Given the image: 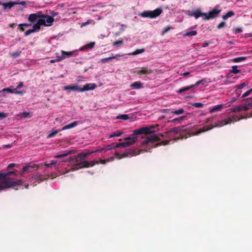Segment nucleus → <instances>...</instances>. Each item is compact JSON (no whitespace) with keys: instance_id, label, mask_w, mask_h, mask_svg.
<instances>
[{"instance_id":"1","label":"nucleus","mask_w":252,"mask_h":252,"mask_svg":"<svg viewBox=\"0 0 252 252\" xmlns=\"http://www.w3.org/2000/svg\"><path fill=\"white\" fill-rule=\"evenodd\" d=\"M153 126H146L136 129L133 131L132 136H128L126 137L124 140L125 142L119 143L116 144V147H128L133 144L137 140V137L134 135L145 134L141 142L140 149L131 150L129 149L125 151L122 156L116 154L115 157H111L105 160H100V163L104 164L106 161H112L114 158L121 159L124 157L134 156L140 154V151L145 152L149 151L153 148L156 147L159 143V139L158 136L155 134H151L153 131Z\"/></svg>"},{"instance_id":"2","label":"nucleus","mask_w":252,"mask_h":252,"mask_svg":"<svg viewBox=\"0 0 252 252\" xmlns=\"http://www.w3.org/2000/svg\"><path fill=\"white\" fill-rule=\"evenodd\" d=\"M102 151H104V148H99L97 149L96 150L94 151H91L88 153H83L78 154L77 156H75L74 158H69L66 159L65 160H64L63 161H71L73 160H76L77 162H78L76 163L75 164H74L72 168V171H75L79 168H81L82 167H88L89 166H93L95 164H98L99 163L98 161H92L90 162L84 161L86 157L93 153L94 152H99Z\"/></svg>"},{"instance_id":"3","label":"nucleus","mask_w":252,"mask_h":252,"mask_svg":"<svg viewBox=\"0 0 252 252\" xmlns=\"http://www.w3.org/2000/svg\"><path fill=\"white\" fill-rule=\"evenodd\" d=\"M28 20L32 23L36 20L37 23L35 24L38 25L39 30L40 26L46 27L52 26L54 21V19L50 15L43 14L41 12H38L30 14L28 17Z\"/></svg>"},{"instance_id":"4","label":"nucleus","mask_w":252,"mask_h":252,"mask_svg":"<svg viewBox=\"0 0 252 252\" xmlns=\"http://www.w3.org/2000/svg\"><path fill=\"white\" fill-rule=\"evenodd\" d=\"M14 174V172H6L0 173V191L7 188H15L22 185V181H13L9 175Z\"/></svg>"},{"instance_id":"5","label":"nucleus","mask_w":252,"mask_h":252,"mask_svg":"<svg viewBox=\"0 0 252 252\" xmlns=\"http://www.w3.org/2000/svg\"><path fill=\"white\" fill-rule=\"evenodd\" d=\"M76 51H73L70 52H65L63 50L61 51V55H59L58 53H56V59L54 60H51L50 61V63H54L56 62H59L62 60H64L66 58H69L70 57L75 56Z\"/></svg>"},{"instance_id":"6","label":"nucleus","mask_w":252,"mask_h":252,"mask_svg":"<svg viewBox=\"0 0 252 252\" xmlns=\"http://www.w3.org/2000/svg\"><path fill=\"white\" fill-rule=\"evenodd\" d=\"M162 12L161 8H158L153 11H145L140 14L142 17H148L150 18H155L158 16Z\"/></svg>"},{"instance_id":"7","label":"nucleus","mask_w":252,"mask_h":252,"mask_svg":"<svg viewBox=\"0 0 252 252\" xmlns=\"http://www.w3.org/2000/svg\"><path fill=\"white\" fill-rule=\"evenodd\" d=\"M220 11L221 9L220 6H216L209 12L205 13V17L203 18V19L205 20H208L211 19H213L216 17Z\"/></svg>"},{"instance_id":"8","label":"nucleus","mask_w":252,"mask_h":252,"mask_svg":"<svg viewBox=\"0 0 252 252\" xmlns=\"http://www.w3.org/2000/svg\"><path fill=\"white\" fill-rule=\"evenodd\" d=\"M240 119H237L236 116L224 119L218 122V123L214 126V127H221L231 122L239 121Z\"/></svg>"},{"instance_id":"9","label":"nucleus","mask_w":252,"mask_h":252,"mask_svg":"<svg viewBox=\"0 0 252 252\" xmlns=\"http://www.w3.org/2000/svg\"><path fill=\"white\" fill-rule=\"evenodd\" d=\"M96 85L94 83H88L85 85L83 87H81V92L93 90L96 88Z\"/></svg>"},{"instance_id":"10","label":"nucleus","mask_w":252,"mask_h":252,"mask_svg":"<svg viewBox=\"0 0 252 252\" xmlns=\"http://www.w3.org/2000/svg\"><path fill=\"white\" fill-rule=\"evenodd\" d=\"M63 90L65 91H77L81 92V87L77 85H71L64 87Z\"/></svg>"},{"instance_id":"11","label":"nucleus","mask_w":252,"mask_h":252,"mask_svg":"<svg viewBox=\"0 0 252 252\" xmlns=\"http://www.w3.org/2000/svg\"><path fill=\"white\" fill-rule=\"evenodd\" d=\"M15 91V89L14 88V87L12 86H11L9 88H4L1 90L0 91V94H1V95L2 96H5V94H4L5 92L9 93H12L14 94Z\"/></svg>"},{"instance_id":"12","label":"nucleus","mask_w":252,"mask_h":252,"mask_svg":"<svg viewBox=\"0 0 252 252\" xmlns=\"http://www.w3.org/2000/svg\"><path fill=\"white\" fill-rule=\"evenodd\" d=\"M205 13L201 12L200 9H197L192 12V15L196 19L199 17H205Z\"/></svg>"},{"instance_id":"13","label":"nucleus","mask_w":252,"mask_h":252,"mask_svg":"<svg viewBox=\"0 0 252 252\" xmlns=\"http://www.w3.org/2000/svg\"><path fill=\"white\" fill-rule=\"evenodd\" d=\"M39 30V28L38 27V25L34 24L33 26H32V29L31 30H27L25 32V35L28 36L34 32H38Z\"/></svg>"},{"instance_id":"14","label":"nucleus","mask_w":252,"mask_h":252,"mask_svg":"<svg viewBox=\"0 0 252 252\" xmlns=\"http://www.w3.org/2000/svg\"><path fill=\"white\" fill-rule=\"evenodd\" d=\"M78 124V122L77 121L73 122L69 124L64 126H63L61 129V130H64L68 129H70L74 127L77 126Z\"/></svg>"},{"instance_id":"15","label":"nucleus","mask_w":252,"mask_h":252,"mask_svg":"<svg viewBox=\"0 0 252 252\" xmlns=\"http://www.w3.org/2000/svg\"><path fill=\"white\" fill-rule=\"evenodd\" d=\"M152 72L151 70L148 69L146 68H143L138 69L136 71V73L138 74H149Z\"/></svg>"},{"instance_id":"16","label":"nucleus","mask_w":252,"mask_h":252,"mask_svg":"<svg viewBox=\"0 0 252 252\" xmlns=\"http://www.w3.org/2000/svg\"><path fill=\"white\" fill-rule=\"evenodd\" d=\"M130 87L133 89H138L142 88V84L139 81L135 82L130 85Z\"/></svg>"},{"instance_id":"17","label":"nucleus","mask_w":252,"mask_h":252,"mask_svg":"<svg viewBox=\"0 0 252 252\" xmlns=\"http://www.w3.org/2000/svg\"><path fill=\"white\" fill-rule=\"evenodd\" d=\"M124 133L123 131H120V130H117L115 131L114 132L112 133V134H110L108 135V138H111L114 137H119L122 134Z\"/></svg>"},{"instance_id":"18","label":"nucleus","mask_w":252,"mask_h":252,"mask_svg":"<svg viewBox=\"0 0 252 252\" xmlns=\"http://www.w3.org/2000/svg\"><path fill=\"white\" fill-rule=\"evenodd\" d=\"M32 116V113L29 112H24L19 114V116L22 118H29Z\"/></svg>"},{"instance_id":"19","label":"nucleus","mask_w":252,"mask_h":252,"mask_svg":"<svg viewBox=\"0 0 252 252\" xmlns=\"http://www.w3.org/2000/svg\"><path fill=\"white\" fill-rule=\"evenodd\" d=\"M194 87V85H192L189 86H186V87L181 88L177 92L178 94H181L184 92L189 91V90L192 89Z\"/></svg>"},{"instance_id":"20","label":"nucleus","mask_w":252,"mask_h":252,"mask_svg":"<svg viewBox=\"0 0 252 252\" xmlns=\"http://www.w3.org/2000/svg\"><path fill=\"white\" fill-rule=\"evenodd\" d=\"M197 34V32L196 31H187L185 33L183 34V37L187 36H195Z\"/></svg>"},{"instance_id":"21","label":"nucleus","mask_w":252,"mask_h":252,"mask_svg":"<svg viewBox=\"0 0 252 252\" xmlns=\"http://www.w3.org/2000/svg\"><path fill=\"white\" fill-rule=\"evenodd\" d=\"M231 110L232 112H239V111H243V110L245 111L244 107L243 106V104L240 105V106H238L233 107Z\"/></svg>"},{"instance_id":"22","label":"nucleus","mask_w":252,"mask_h":252,"mask_svg":"<svg viewBox=\"0 0 252 252\" xmlns=\"http://www.w3.org/2000/svg\"><path fill=\"white\" fill-rule=\"evenodd\" d=\"M223 104L217 105L210 110V112L212 113L215 111H220L223 107Z\"/></svg>"},{"instance_id":"23","label":"nucleus","mask_w":252,"mask_h":252,"mask_svg":"<svg viewBox=\"0 0 252 252\" xmlns=\"http://www.w3.org/2000/svg\"><path fill=\"white\" fill-rule=\"evenodd\" d=\"M71 153V151L63 152L61 154H59L55 156V158H59L63 157H65L69 155Z\"/></svg>"},{"instance_id":"24","label":"nucleus","mask_w":252,"mask_h":252,"mask_svg":"<svg viewBox=\"0 0 252 252\" xmlns=\"http://www.w3.org/2000/svg\"><path fill=\"white\" fill-rule=\"evenodd\" d=\"M248 84H249L248 82H245L241 84L236 85L234 88L236 89H242L243 88H244L245 87H246L247 86H248Z\"/></svg>"},{"instance_id":"25","label":"nucleus","mask_w":252,"mask_h":252,"mask_svg":"<svg viewBox=\"0 0 252 252\" xmlns=\"http://www.w3.org/2000/svg\"><path fill=\"white\" fill-rule=\"evenodd\" d=\"M234 15V13L232 11H229L227 12L225 15L222 16V19L224 20H226L228 18L233 16Z\"/></svg>"},{"instance_id":"26","label":"nucleus","mask_w":252,"mask_h":252,"mask_svg":"<svg viewBox=\"0 0 252 252\" xmlns=\"http://www.w3.org/2000/svg\"><path fill=\"white\" fill-rule=\"evenodd\" d=\"M129 119V116L126 114H122L120 115H118L116 117V119L126 120Z\"/></svg>"},{"instance_id":"27","label":"nucleus","mask_w":252,"mask_h":252,"mask_svg":"<svg viewBox=\"0 0 252 252\" xmlns=\"http://www.w3.org/2000/svg\"><path fill=\"white\" fill-rule=\"evenodd\" d=\"M246 59V57H241L234 58L232 60V61L234 63H238V62L244 61Z\"/></svg>"},{"instance_id":"28","label":"nucleus","mask_w":252,"mask_h":252,"mask_svg":"<svg viewBox=\"0 0 252 252\" xmlns=\"http://www.w3.org/2000/svg\"><path fill=\"white\" fill-rule=\"evenodd\" d=\"M61 131V130H53L51 132H50L48 134L47 138H49L53 137L54 135L57 134L58 132H59Z\"/></svg>"},{"instance_id":"29","label":"nucleus","mask_w":252,"mask_h":252,"mask_svg":"<svg viewBox=\"0 0 252 252\" xmlns=\"http://www.w3.org/2000/svg\"><path fill=\"white\" fill-rule=\"evenodd\" d=\"M229 71L234 74H237L240 72V70L237 69V66L236 65L232 66V69Z\"/></svg>"},{"instance_id":"30","label":"nucleus","mask_w":252,"mask_h":252,"mask_svg":"<svg viewBox=\"0 0 252 252\" xmlns=\"http://www.w3.org/2000/svg\"><path fill=\"white\" fill-rule=\"evenodd\" d=\"M213 128L212 126H206L204 129L203 130H199L195 133H194L193 135H197L202 132H204V131H207L208 130H210L211 129H212Z\"/></svg>"},{"instance_id":"31","label":"nucleus","mask_w":252,"mask_h":252,"mask_svg":"<svg viewBox=\"0 0 252 252\" xmlns=\"http://www.w3.org/2000/svg\"><path fill=\"white\" fill-rule=\"evenodd\" d=\"M2 5L3 6L4 10H6L7 8L11 9L12 7L11 2L2 3Z\"/></svg>"},{"instance_id":"32","label":"nucleus","mask_w":252,"mask_h":252,"mask_svg":"<svg viewBox=\"0 0 252 252\" xmlns=\"http://www.w3.org/2000/svg\"><path fill=\"white\" fill-rule=\"evenodd\" d=\"M57 164H60V162H58L56 160H52L51 163H45L44 164V165L46 166L47 167H51V166L55 165H56Z\"/></svg>"},{"instance_id":"33","label":"nucleus","mask_w":252,"mask_h":252,"mask_svg":"<svg viewBox=\"0 0 252 252\" xmlns=\"http://www.w3.org/2000/svg\"><path fill=\"white\" fill-rule=\"evenodd\" d=\"M184 112V110L183 108L179 109L178 110L171 111V113L176 114L177 115H179L182 114Z\"/></svg>"},{"instance_id":"34","label":"nucleus","mask_w":252,"mask_h":252,"mask_svg":"<svg viewBox=\"0 0 252 252\" xmlns=\"http://www.w3.org/2000/svg\"><path fill=\"white\" fill-rule=\"evenodd\" d=\"M144 52V50L143 49H137V50H135V51H134L133 52L129 54V55H137L139 54L142 53Z\"/></svg>"},{"instance_id":"35","label":"nucleus","mask_w":252,"mask_h":252,"mask_svg":"<svg viewBox=\"0 0 252 252\" xmlns=\"http://www.w3.org/2000/svg\"><path fill=\"white\" fill-rule=\"evenodd\" d=\"M245 111L248 110L250 108H252V102L243 104Z\"/></svg>"},{"instance_id":"36","label":"nucleus","mask_w":252,"mask_h":252,"mask_svg":"<svg viewBox=\"0 0 252 252\" xmlns=\"http://www.w3.org/2000/svg\"><path fill=\"white\" fill-rule=\"evenodd\" d=\"M172 29V28L170 26H168L164 28L163 29V30L162 31V34H164L165 33L167 32L170 30Z\"/></svg>"},{"instance_id":"37","label":"nucleus","mask_w":252,"mask_h":252,"mask_svg":"<svg viewBox=\"0 0 252 252\" xmlns=\"http://www.w3.org/2000/svg\"><path fill=\"white\" fill-rule=\"evenodd\" d=\"M21 53V51H17L14 53H11L10 56L13 58H16L20 55Z\"/></svg>"},{"instance_id":"38","label":"nucleus","mask_w":252,"mask_h":252,"mask_svg":"<svg viewBox=\"0 0 252 252\" xmlns=\"http://www.w3.org/2000/svg\"><path fill=\"white\" fill-rule=\"evenodd\" d=\"M34 166L28 165L23 168L22 171L24 173V172L28 171L29 168H34Z\"/></svg>"},{"instance_id":"39","label":"nucleus","mask_w":252,"mask_h":252,"mask_svg":"<svg viewBox=\"0 0 252 252\" xmlns=\"http://www.w3.org/2000/svg\"><path fill=\"white\" fill-rule=\"evenodd\" d=\"M191 105L196 108H201L203 107V104L200 102L192 103Z\"/></svg>"},{"instance_id":"40","label":"nucleus","mask_w":252,"mask_h":252,"mask_svg":"<svg viewBox=\"0 0 252 252\" xmlns=\"http://www.w3.org/2000/svg\"><path fill=\"white\" fill-rule=\"evenodd\" d=\"M94 45H95V42H91L90 43L84 46V48H87L92 49V48H93L94 46Z\"/></svg>"},{"instance_id":"41","label":"nucleus","mask_w":252,"mask_h":252,"mask_svg":"<svg viewBox=\"0 0 252 252\" xmlns=\"http://www.w3.org/2000/svg\"><path fill=\"white\" fill-rule=\"evenodd\" d=\"M93 22V21L92 20L89 19L87 22L83 23L81 25V27H85L89 24H92Z\"/></svg>"},{"instance_id":"42","label":"nucleus","mask_w":252,"mask_h":252,"mask_svg":"<svg viewBox=\"0 0 252 252\" xmlns=\"http://www.w3.org/2000/svg\"><path fill=\"white\" fill-rule=\"evenodd\" d=\"M233 33L235 34H237L238 33L241 32H242V30L241 28H235L233 30Z\"/></svg>"},{"instance_id":"43","label":"nucleus","mask_w":252,"mask_h":252,"mask_svg":"<svg viewBox=\"0 0 252 252\" xmlns=\"http://www.w3.org/2000/svg\"><path fill=\"white\" fill-rule=\"evenodd\" d=\"M185 118V116H182L178 118L174 119L172 120H171L170 122H175L176 121H178L179 123H180Z\"/></svg>"},{"instance_id":"44","label":"nucleus","mask_w":252,"mask_h":252,"mask_svg":"<svg viewBox=\"0 0 252 252\" xmlns=\"http://www.w3.org/2000/svg\"><path fill=\"white\" fill-rule=\"evenodd\" d=\"M114 147H116V146H114L113 144L109 145L104 147V151H109L112 149Z\"/></svg>"},{"instance_id":"45","label":"nucleus","mask_w":252,"mask_h":252,"mask_svg":"<svg viewBox=\"0 0 252 252\" xmlns=\"http://www.w3.org/2000/svg\"><path fill=\"white\" fill-rule=\"evenodd\" d=\"M123 40H119V41H117L114 42L113 43V46H120L121 45H122L123 44Z\"/></svg>"},{"instance_id":"46","label":"nucleus","mask_w":252,"mask_h":252,"mask_svg":"<svg viewBox=\"0 0 252 252\" xmlns=\"http://www.w3.org/2000/svg\"><path fill=\"white\" fill-rule=\"evenodd\" d=\"M113 58H111V57H108V58H106L102 59H101L100 61H101V63H104L106 61H109V60H113Z\"/></svg>"},{"instance_id":"47","label":"nucleus","mask_w":252,"mask_h":252,"mask_svg":"<svg viewBox=\"0 0 252 252\" xmlns=\"http://www.w3.org/2000/svg\"><path fill=\"white\" fill-rule=\"evenodd\" d=\"M251 94H252V93L250 91V90H249L243 94L242 97L244 98V97L248 96L249 95Z\"/></svg>"},{"instance_id":"48","label":"nucleus","mask_w":252,"mask_h":252,"mask_svg":"<svg viewBox=\"0 0 252 252\" xmlns=\"http://www.w3.org/2000/svg\"><path fill=\"white\" fill-rule=\"evenodd\" d=\"M205 82V81L204 80H199V81H197L196 82V83L194 85V87L197 86L200 84H204Z\"/></svg>"},{"instance_id":"49","label":"nucleus","mask_w":252,"mask_h":252,"mask_svg":"<svg viewBox=\"0 0 252 252\" xmlns=\"http://www.w3.org/2000/svg\"><path fill=\"white\" fill-rule=\"evenodd\" d=\"M225 26V23L224 22H222L218 25V28L219 29H220L223 28Z\"/></svg>"},{"instance_id":"50","label":"nucleus","mask_w":252,"mask_h":252,"mask_svg":"<svg viewBox=\"0 0 252 252\" xmlns=\"http://www.w3.org/2000/svg\"><path fill=\"white\" fill-rule=\"evenodd\" d=\"M7 117V115L4 112H0V119H3Z\"/></svg>"},{"instance_id":"51","label":"nucleus","mask_w":252,"mask_h":252,"mask_svg":"<svg viewBox=\"0 0 252 252\" xmlns=\"http://www.w3.org/2000/svg\"><path fill=\"white\" fill-rule=\"evenodd\" d=\"M185 13L189 16H193L192 12L189 10H186L185 11Z\"/></svg>"},{"instance_id":"52","label":"nucleus","mask_w":252,"mask_h":252,"mask_svg":"<svg viewBox=\"0 0 252 252\" xmlns=\"http://www.w3.org/2000/svg\"><path fill=\"white\" fill-rule=\"evenodd\" d=\"M32 179H39L40 181L42 180V176L41 175H35L32 177Z\"/></svg>"},{"instance_id":"53","label":"nucleus","mask_w":252,"mask_h":252,"mask_svg":"<svg viewBox=\"0 0 252 252\" xmlns=\"http://www.w3.org/2000/svg\"><path fill=\"white\" fill-rule=\"evenodd\" d=\"M30 26H31V24H20L19 25V27L24 26V27H28Z\"/></svg>"},{"instance_id":"54","label":"nucleus","mask_w":252,"mask_h":252,"mask_svg":"<svg viewBox=\"0 0 252 252\" xmlns=\"http://www.w3.org/2000/svg\"><path fill=\"white\" fill-rule=\"evenodd\" d=\"M24 92L23 91H18L15 90V91L14 94H22Z\"/></svg>"},{"instance_id":"55","label":"nucleus","mask_w":252,"mask_h":252,"mask_svg":"<svg viewBox=\"0 0 252 252\" xmlns=\"http://www.w3.org/2000/svg\"><path fill=\"white\" fill-rule=\"evenodd\" d=\"M24 86V84H23V82H20L18 86H17V88H22Z\"/></svg>"},{"instance_id":"56","label":"nucleus","mask_w":252,"mask_h":252,"mask_svg":"<svg viewBox=\"0 0 252 252\" xmlns=\"http://www.w3.org/2000/svg\"><path fill=\"white\" fill-rule=\"evenodd\" d=\"M209 44H210L209 42H205V43H204V44L202 46V47H203V48L206 47L208 46Z\"/></svg>"},{"instance_id":"57","label":"nucleus","mask_w":252,"mask_h":252,"mask_svg":"<svg viewBox=\"0 0 252 252\" xmlns=\"http://www.w3.org/2000/svg\"><path fill=\"white\" fill-rule=\"evenodd\" d=\"M16 165V164L15 163H10L8 165V168H11L13 167H14Z\"/></svg>"},{"instance_id":"58","label":"nucleus","mask_w":252,"mask_h":252,"mask_svg":"<svg viewBox=\"0 0 252 252\" xmlns=\"http://www.w3.org/2000/svg\"><path fill=\"white\" fill-rule=\"evenodd\" d=\"M20 1H15V2H11V3L12 4V7L15 5H17L20 4Z\"/></svg>"},{"instance_id":"59","label":"nucleus","mask_w":252,"mask_h":252,"mask_svg":"<svg viewBox=\"0 0 252 252\" xmlns=\"http://www.w3.org/2000/svg\"><path fill=\"white\" fill-rule=\"evenodd\" d=\"M122 55L120 54H116L115 56H111V58H113V59L117 58V57H122Z\"/></svg>"},{"instance_id":"60","label":"nucleus","mask_w":252,"mask_h":252,"mask_svg":"<svg viewBox=\"0 0 252 252\" xmlns=\"http://www.w3.org/2000/svg\"><path fill=\"white\" fill-rule=\"evenodd\" d=\"M3 148H11L12 147V145L11 144L4 145L3 146Z\"/></svg>"},{"instance_id":"61","label":"nucleus","mask_w":252,"mask_h":252,"mask_svg":"<svg viewBox=\"0 0 252 252\" xmlns=\"http://www.w3.org/2000/svg\"><path fill=\"white\" fill-rule=\"evenodd\" d=\"M161 112L162 113H169L170 110L169 109H163L161 110Z\"/></svg>"},{"instance_id":"62","label":"nucleus","mask_w":252,"mask_h":252,"mask_svg":"<svg viewBox=\"0 0 252 252\" xmlns=\"http://www.w3.org/2000/svg\"><path fill=\"white\" fill-rule=\"evenodd\" d=\"M189 72H185L184 73H181V75H184V76H186V75H188L189 74Z\"/></svg>"},{"instance_id":"63","label":"nucleus","mask_w":252,"mask_h":252,"mask_svg":"<svg viewBox=\"0 0 252 252\" xmlns=\"http://www.w3.org/2000/svg\"><path fill=\"white\" fill-rule=\"evenodd\" d=\"M26 4V2L25 1H20V4H21L22 5H25Z\"/></svg>"},{"instance_id":"64","label":"nucleus","mask_w":252,"mask_h":252,"mask_svg":"<svg viewBox=\"0 0 252 252\" xmlns=\"http://www.w3.org/2000/svg\"><path fill=\"white\" fill-rule=\"evenodd\" d=\"M15 26V24H14V23H12V24H11L9 25V26L11 28H14Z\"/></svg>"}]
</instances>
